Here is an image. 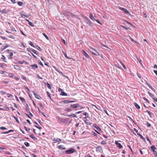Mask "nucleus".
I'll return each mask as SVG.
<instances>
[{
    "instance_id": "obj_1",
    "label": "nucleus",
    "mask_w": 157,
    "mask_h": 157,
    "mask_svg": "<svg viewBox=\"0 0 157 157\" xmlns=\"http://www.w3.org/2000/svg\"><path fill=\"white\" fill-rule=\"evenodd\" d=\"M63 14L65 16H67L69 17H71L73 18L74 17H76V16L75 14L70 12H67V13H64Z\"/></svg>"
},
{
    "instance_id": "obj_2",
    "label": "nucleus",
    "mask_w": 157,
    "mask_h": 157,
    "mask_svg": "<svg viewBox=\"0 0 157 157\" xmlns=\"http://www.w3.org/2000/svg\"><path fill=\"white\" fill-rule=\"evenodd\" d=\"M75 152V150L74 148H71L68 150L65 151L66 153L67 154H70Z\"/></svg>"
},
{
    "instance_id": "obj_3",
    "label": "nucleus",
    "mask_w": 157,
    "mask_h": 157,
    "mask_svg": "<svg viewBox=\"0 0 157 157\" xmlns=\"http://www.w3.org/2000/svg\"><path fill=\"white\" fill-rule=\"evenodd\" d=\"M151 148L152 151L153 152L154 154L156 156H157V153L156 151H155V150L156 149V148L155 146L153 145L151 147Z\"/></svg>"
},
{
    "instance_id": "obj_4",
    "label": "nucleus",
    "mask_w": 157,
    "mask_h": 157,
    "mask_svg": "<svg viewBox=\"0 0 157 157\" xmlns=\"http://www.w3.org/2000/svg\"><path fill=\"white\" fill-rule=\"evenodd\" d=\"M96 151L97 152H99L100 153L103 152L102 148L100 146H98L96 148Z\"/></svg>"
},
{
    "instance_id": "obj_5",
    "label": "nucleus",
    "mask_w": 157,
    "mask_h": 157,
    "mask_svg": "<svg viewBox=\"0 0 157 157\" xmlns=\"http://www.w3.org/2000/svg\"><path fill=\"white\" fill-rule=\"evenodd\" d=\"M119 9L120 10L123 11L129 15L130 14L129 11L126 9L121 7H119Z\"/></svg>"
},
{
    "instance_id": "obj_6",
    "label": "nucleus",
    "mask_w": 157,
    "mask_h": 157,
    "mask_svg": "<svg viewBox=\"0 0 157 157\" xmlns=\"http://www.w3.org/2000/svg\"><path fill=\"white\" fill-rule=\"evenodd\" d=\"M85 19L86 20V23L90 26H91L92 25V23L90 20L87 17H85Z\"/></svg>"
},
{
    "instance_id": "obj_7",
    "label": "nucleus",
    "mask_w": 157,
    "mask_h": 157,
    "mask_svg": "<svg viewBox=\"0 0 157 157\" xmlns=\"http://www.w3.org/2000/svg\"><path fill=\"white\" fill-rule=\"evenodd\" d=\"M60 104H67L70 103V100H64L63 101H60L59 102Z\"/></svg>"
},
{
    "instance_id": "obj_8",
    "label": "nucleus",
    "mask_w": 157,
    "mask_h": 157,
    "mask_svg": "<svg viewBox=\"0 0 157 157\" xmlns=\"http://www.w3.org/2000/svg\"><path fill=\"white\" fill-rule=\"evenodd\" d=\"M71 107L74 108H76L78 107H80V105L76 104L73 105H71Z\"/></svg>"
},
{
    "instance_id": "obj_9",
    "label": "nucleus",
    "mask_w": 157,
    "mask_h": 157,
    "mask_svg": "<svg viewBox=\"0 0 157 157\" xmlns=\"http://www.w3.org/2000/svg\"><path fill=\"white\" fill-rule=\"evenodd\" d=\"M33 94L34 95L35 97L37 99H40L41 97L39 95H37L34 91H33Z\"/></svg>"
},
{
    "instance_id": "obj_10",
    "label": "nucleus",
    "mask_w": 157,
    "mask_h": 157,
    "mask_svg": "<svg viewBox=\"0 0 157 157\" xmlns=\"http://www.w3.org/2000/svg\"><path fill=\"white\" fill-rule=\"evenodd\" d=\"M30 67H32V68L34 70L38 67V66L36 64H34L33 65H31L30 66Z\"/></svg>"
},
{
    "instance_id": "obj_11",
    "label": "nucleus",
    "mask_w": 157,
    "mask_h": 157,
    "mask_svg": "<svg viewBox=\"0 0 157 157\" xmlns=\"http://www.w3.org/2000/svg\"><path fill=\"white\" fill-rule=\"evenodd\" d=\"M115 144L117 146L119 149L121 148L122 147V146L121 144L117 141H116Z\"/></svg>"
},
{
    "instance_id": "obj_12",
    "label": "nucleus",
    "mask_w": 157,
    "mask_h": 157,
    "mask_svg": "<svg viewBox=\"0 0 157 157\" xmlns=\"http://www.w3.org/2000/svg\"><path fill=\"white\" fill-rule=\"evenodd\" d=\"M82 54L87 58H89V56L88 54L83 50H82Z\"/></svg>"
},
{
    "instance_id": "obj_13",
    "label": "nucleus",
    "mask_w": 157,
    "mask_h": 157,
    "mask_svg": "<svg viewBox=\"0 0 157 157\" xmlns=\"http://www.w3.org/2000/svg\"><path fill=\"white\" fill-rule=\"evenodd\" d=\"M94 127H95L98 131H101V128L98 127L96 124H95L93 125Z\"/></svg>"
},
{
    "instance_id": "obj_14",
    "label": "nucleus",
    "mask_w": 157,
    "mask_h": 157,
    "mask_svg": "<svg viewBox=\"0 0 157 157\" xmlns=\"http://www.w3.org/2000/svg\"><path fill=\"white\" fill-rule=\"evenodd\" d=\"M25 20L26 21H27L28 23L32 27H34V25L33 24V23L31 22L30 21L28 20L25 19Z\"/></svg>"
},
{
    "instance_id": "obj_15",
    "label": "nucleus",
    "mask_w": 157,
    "mask_h": 157,
    "mask_svg": "<svg viewBox=\"0 0 157 157\" xmlns=\"http://www.w3.org/2000/svg\"><path fill=\"white\" fill-rule=\"evenodd\" d=\"M58 148L59 149L63 150V149H65L66 148L64 147V146L63 145H60L58 146Z\"/></svg>"
},
{
    "instance_id": "obj_16",
    "label": "nucleus",
    "mask_w": 157,
    "mask_h": 157,
    "mask_svg": "<svg viewBox=\"0 0 157 157\" xmlns=\"http://www.w3.org/2000/svg\"><path fill=\"white\" fill-rule=\"evenodd\" d=\"M146 84L149 87L151 88L152 90H153L154 91H155V89L153 88V87L151 86L148 83L146 82Z\"/></svg>"
},
{
    "instance_id": "obj_17",
    "label": "nucleus",
    "mask_w": 157,
    "mask_h": 157,
    "mask_svg": "<svg viewBox=\"0 0 157 157\" xmlns=\"http://www.w3.org/2000/svg\"><path fill=\"white\" fill-rule=\"evenodd\" d=\"M89 17L90 19L92 20H95L94 17V16L91 13H90Z\"/></svg>"
},
{
    "instance_id": "obj_18",
    "label": "nucleus",
    "mask_w": 157,
    "mask_h": 157,
    "mask_svg": "<svg viewBox=\"0 0 157 157\" xmlns=\"http://www.w3.org/2000/svg\"><path fill=\"white\" fill-rule=\"evenodd\" d=\"M136 59L140 63L141 65L143 66V64L142 63L141 60L137 56H136Z\"/></svg>"
},
{
    "instance_id": "obj_19",
    "label": "nucleus",
    "mask_w": 157,
    "mask_h": 157,
    "mask_svg": "<svg viewBox=\"0 0 157 157\" xmlns=\"http://www.w3.org/2000/svg\"><path fill=\"white\" fill-rule=\"evenodd\" d=\"M134 106L137 109H140V106L137 103L134 102Z\"/></svg>"
},
{
    "instance_id": "obj_20",
    "label": "nucleus",
    "mask_w": 157,
    "mask_h": 157,
    "mask_svg": "<svg viewBox=\"0 0 157 157\" xmlns=\"http://www.w3.org/2000/svg\"><path fill=\"white\" fill-rule=\"evenodd\" d=\"M90 50H91L92 51H93V52L94 51L97 54H98V56L100 55V54L98 53V52H97V51L96 50H95L94 48H93L90 47Z\"/></svg>"
},
{
    "instance_id": "obj_21",
    "label": "nucleus",
    "mask_w": 157,
    "mask_h": 157,
    "mask_svg": "<svg viewBox=\"0 0 157 157\" xmlns=\"http://www.w3.org/2000/svg\"><path fill=\"white\" fill-rule=\"evenodd\" d=\"M54 140L55 141V142H59L61 140L59 138H54Z\"/></svg>"
},
{
    "instance_id": "obj_22",
    "label": "nucleus",
    "mask_w": 157,
    "mask_h": 157,
    "mask_svg": "<svg viewBox=\"0 0 157 157\" xmlns=\"http://www.w3.org/2000/svg\"><path fill=\"white\" fill-rule=\"evenodd\" d=\"M30 137L34 140H37V138L36 137H35L33 134L31 135L30 136Z\"/></svg>"
},
{
    "instance_id": "obj_23",
    "label": "nucleus",
    "mask_w": 157,
    "mask_h": 157,
    "mask_svg": "<svg viewBox=\"0 0 157 157\" xmlns=\"http://www.w3.org/2000/svg\"><path fill=\"white\" fill-rule=\"evenodd\" d=\"M2 60L5 62H6V58L5 57V56L3 55H2Z\"/></svg>"
},
{
    "instance_id": "obj_24",
    "label": "nucleus",
    "mask_w": 157,
    "mask_h": 157,
    "mask_svg": "<svg viewBox=\"0 0 157 157\" xmlns=\"http://www.w3.org/2000/svg\"><path fill=\"white\" fill-rule=\"evenodd\" d=\"M83 115H85V116L84 117V118L86 119L88 117V114L86 112H85L83 113Z\"/></svg>"
},
{
    "instance_id": "obj_25",
    "label": "nucleus",
    "mask_w": 157,
    "mask_h": 157,
    "mask_svg": "<svg viewBox=\"0 0 157 157\" xmlns=\"http://www.w3.org/2000/svg\"><path fill=\"white\" fill-rule=\"evenodd\" d=\"M148 93L149 94V96H150L153 99L154 98V95L153 94L150 93L149 92H148Z\"/></svg>"
},
{
    "instance_id": "obj_26",
    "label": "nucleus",
    "mask_w": 157,
    "mask_h": 157,
    "mask_svg": "<svg viewBox=\"0 0 157 157\" xmlns=\"http://www.w3.org/2000/svg\"><path fill=\"white\" fill-rule=\"evenodd\" d=\"M20 14L21 17L22 18H24L25 17H28V16L27 15H25V14L20 13Z\"/></svg>"
},
{
    "instance_id": "obj_27",
    "label": "nucleus",
    "mask_w": 157,
    "mask_h": 157,
    "mask_svg": "<svg viewBox=\"0 0 157 157\" xmlns=\"http://www.w3.org/2000/svg\"><path fill=\"white\" fill-rule=\"evenodd\" d=\"M119 61L120 63L122 65V66H123L124 68V69H126V67L123 64V63L122 62V61L120 60H119Z\"/></svg>"
},
{
    "instance_id": "obj_28",
    "label": "nucleus",
    "mask_w": 157,
    "mask_h": 157,
    "mask_svg": "<svg viewBox=\"0 0 157 157\" xmlns=\"http://www.w3.org/2000/svg\"><path fill=\"white\" fill-rule=\"evenodd\" d=\"M14 68L16 70H20V67L17 65L14 66Z\"/></svg>"
},
{
    "instance_id": "obj_29",
    "label": "nucleus",
    "mask_w": 157,
    "mask_h": 157,
    "mask_svg": "<svg viewBox=\"0 0 157 157\" xmlns=\"http://www.w3.org/2000/svg\"><path fill=\"white\" fill-rule=\"evenodd\" d=\"M61 95H63V96H67V94L65 93V92H63V91H62L61 92Z\"/></svg>"
},
{
    "instance_id": "obj_30",
    "label": "nucleus",
    "mask_w": 157,
    "mask_h": 157,
    "mask_svg": "<svg viewBox=\"0 0 157 157\" xmlns=\"http://www.w3.org/2000/svg\"><path fill=\"white\" fill-rule=\"evenodd\" d=\"M63 54L64 55V56L66 58H67V59H71V58H70V57H69L68 56H67V54H66L65 53V52H64L63 53Z\"/></svg>"
},
{
    "instance_id": "obj_31",
    "label": "nucleus",
    "mask_w": 157,
    "mask_h": 157,
    "mask_svg": "<svg viewBox=\"0 0 157 157\" xmlns=\"http://www.w3.org/2000/svg\"><path fill=\"white\" fill-rule=\"evenodd\" d=\"M90 52L96 56H98V54H97V53H95L93 51H92L91 50H90Z\"/></svg>"
},
{
    "instance_id": "obj_32",
    "label": "nucleus",
    "mask_w": 157,
    "mask_h": 157,
    "mask_svg": "<svg viewBox=\"0 0 157 157\" xmlns=\"http://www.w3.org/2000/svg\"><path fill=\"white\" fill-rule=\"evenodd\" d=\"M47 94L48 95V97L50 98V99H51V100H52V99H51V96H50V95H51L50 93L49 92L47 91Z\"/></svg>"
},
{
    "instance_id": "obj_33",
    "label": "nucleus",
    "mask_w": 157,
    "mask_h": 157,
    "mask_svg": "<svg viewBox=\"0 0 157 157\" xmlns=\"http://www.w3.org/2000/svg\"><path fill=\"white\" fill-rule=\"evenodd\" d=\"M19 98L22 102H24L25 101V99L24 98H22V97H19Z\"/></svg>"
},
{
    "instance_id": "obj_34",
    "label": "nucleus",
    "mask_w": 157,
    "mask_h": 157,
    "mask_svg": "<svg viewBox=\"0 0 157 157\" xmlns=\"http://www.w3.org/2000/svg\"><path fill=\"white\" fill-rule=\"evenodd\" d=\"M10 56L9 57V58L10 59H12L13 58L12 56H13V53L12 52H10Z\"/></svg>"
},
{
    "instance_id": "obj_35",
    "label": "nucleus",
    "mask_w": 157,
    "mask_h": 157,
    "mask_svg": "<svg viewBox=\"0 0 157 157\" xmlns=\"http://www.w3.org/2000/svg\"><path fill=\"white\" fill-rule=\"evenodd\" d=\"M24 144L27 147H28L29 146V144L27 142H25Z\"/></svg>"
},
{
    "instance_id": "obj_36",
    "label": "nucleus",
    "mask_w": 157,
    "mask_h": 157,
    "mask_svg": "<svg viewBox=\"0 0 157 157\" xmlns=\"http://www.w3.org/2000/svg\"><path fill=\"white\" fill-rule=\"evenodd\" d=\"M17 4H18V5L19 6H22L23 4V2H18Z\"/></svg>"
},
{
    "instance_id": "obj_37",
    "label": "nucleus",
    "mask_w": 157,
    "mask_h": 157,
    "mask_svg": "<svg viewBox=\"0 0 157 157\" xmlns=\"http://www.w3.org/2000/svg\"><path fill=\"white\" fill-rule=\"evenodd\" d=\"M47 86L48 87L49 89H51V86L47 82Z\"/></svg>"
},
{
    "instance_id": "obj_38",
    "label": "nucleus",
    "mask_w": 157,
    "mask_h": 157,
    "mask_svg": "<svg viewBox=\"0 0 157 157\" xmlns=\"http://www.w3.org/2000/svg\"><path fill=\"white\" fill-rule=\"evenodd\" d=\"M29 44H30L31 46L35 48V46L33 44V43L31 41H30L29 43Z\"/></svg>"
},
{
    "instance_id": "obj_39",
    "label": "nucleus",
    "mask_w": 157,
    "mask_h": 157,
    "mask_svg": "<svg viewBox=\"0 0 157 157\" xmlns=\"http://www.w3.org/2000/svg\"><path fill=\"white\" fill-rule=\"evenodd\" d=\"M42 34L47 40H49L48 37L44 33H43Z\"/></svg>"
},
{
    "instance_id": "obj_40",
    "label": "nucleus",
    "mask_w": 157,
    "mask_h": 157,
    "mask_svg": "<svg viewBox=\"0 0 157 157\" xmlns=\"http://www.w3.org/2000/svg\"><path fill=\"white\" fill-rule=\"evenodd\" d=\"M24 62L26 64H27V62L24 61H18V63H19L21 64H23Z\"/></svg>"
},
{
    "instance_id": "obj_41",
    "label": "nucleus",
    "mask_w": 157,
    "mask_h": 157,
    "mask_svg": "<svg viewBox=\"0 0 157 157\" xmlns=\"http://www.w3.org/2000/svg\"><path fill=\"white\" fill-rule=\"evenodd\" d=\"M13 117L15 120L17 122H18V123H19V121H18V119H17V118L15 116H13Z\"/></svg>"
},
{
    "instance_id": "obj_42",
    "label": "nucleus",
    "mask_w": 157,
    "mask_h": 157,
    "mask_svg": "<svg viewBox=\"0 0 157 157\" xmlns=\"http://www.w3.org/2000/svg\"><path fill=\"white\" fill-rule=\"evenodd\" d=\"M24 128L27 131H29L30 130L29 128H27L26 126L24 127Z\"/></svg>"
},
{
    "instance_id": "obj_43",
    "label": "nucleus",
    "mask_w": 157,
    "mask_h": 157,
    "mask_svg": "<svg viewBox=\"0 0 157 157\" xmlns=\"http://www.w3.org/2000/svg\"><path fill=\"white\" fill-rule=\"evenodd\" d=\"M11 30L12 31L16 32V31L15 30V28L14 27H11L10 28Z\"/></svg>"
},
{
    "instance_id": "obj_44",
    "label": "nucleus",
    "mask_w": 157,
    "mask_h": 157,
    "mask_svg": "<svg viewBox=\"0 0 157 157\" xmlns=\"http://www.w3.org/2000/svg\"><path fill=\"white\" fill-rule=\"evenodd\" d=\"M143 99L144 100H145V101H146V102L148 103H150V102L149 101L145 98V97H144L143 98Z\"/></svg>"
},
{
    "instance_id": "obj_45",
    "label": "nucleus",
    "mask_w": 157,
    "mask_h": 157,
    "mask_svg": "<svg viewBox=\"0 0 157 157\" xmlns=\"http://www.w3.org/2000/svg\"><path fill=\"white\" fill-rule=\"evenodd\" d=\"M138 135H139L140 137L142 139H143L144 140H145V138L144 137H143L141 134H138Z\"/></svg>"
},
{
    "instance_id": "obj_46",
    "label": "nucleus",
    "mask_w": 157,
    "mask_h": 157,
    "mask_svg": "<svg viewBox=\"0 0 157 157\" xmlns=\"http://www.w3.org/2000/svg\"><path fill=\"white\" fill-rule=\"evenodd\" d=\"M59 120L61 122H63L64 121L65 119L62 118H59Z\"/></svg>"
},
{
    "instance_id": "obj_47",
    "label": "nucleus",
    "mask_w": 157,
    "mask_h": 157,
    "mask_svg": "<svg viewBox=\"0 0 157 157\" xmlns=\"http://www.w3.org/2000/svg\"><path fill=\"white\" fill-rule=\"evenodd\" d=\"M0 129L2 130H7V128L3 126L0 127Z\"/></svg>"
},
{
    "instance_id": "obj_48",
    "label": "nucleus",
    "mask_w": 157,
    "mask_h": 157,
    "mask_svg": "<svg viewBox=\"0 0 157 157\" xmlns=\"http://www.w3.org/2000/svg\"><path fill=\"white\" fill-rule=\"evenodd\" d=\"M32 51L34 53H35V54H36V55L37 54V52L35 50H34V49H32Z\"/></svg>"
},
{
    "instance_id": "obj_49",
    "label": "nucleus",
    "mask_w": 157,
    "mask_h": 157,
    "mask_svg": "<svg viewBox=\"0 0 157 157\" xmlns=\"http://www.w3.org/2000/svg\"><path fill=\"white\" fill-rule=\"evenodd\" d=\"M9 47V45L8 44L6 45L5 46H3V50H4L6 48L8 47Z\"/></svg>"
},
{
    "instance_id": "obj_50",
    "label": "nucleus",
    "mask_w": 157,
    "mask_h": 157,
    "mask_svg": "<svg viewBox=\"0 0 157 157\" xmlns=\"http://www.w3.org/2000/svg\"><path fill=\"white\" fill-rule=\"evenodd\" d=\"M13 97V96L12 95L10 94H8V98H12Z\"/></svg>"
},
{
    "instance_id": "obj_51",
    "label": "nucleus",
    "mask_w": 157,
    "mask_h": 157,
    "mask_svg": "<svg viewBox=\"0 0 157 157\" xmlns=\"http://www.w3.org/2000/svg\"><path fill=\"white\" fill-rule=\"evenodd\" d=\"M21 78L24 80H27L26 78L23 75H22L21 76Z\"/></svg>"
},
{
    "instance_id": "obj_52",
    "label": "nucleus",
    "mask_w": 157,
    "mask_h": 157,
    "mask_svg": "<svg viewBox=\"0 0 157 157\" xmlns=\"http://www.w3.org/2000/svg\"><path fill=\"white\" fill-rule=\"evenodd\" d=\"M36 48L38 50L40 51H41L42 50V49H41L40 47L38 46H36Z\"/></svg>"
},
{
    "instance_id": "obj_53",
    "label": "nucleus",
    "mask_w": 157,
    "mask_h": 157,
    "mask_svg": "<svg viewBox=\"0 0 157 157\" xmlns=\"http://www.w3.org/2000/svg\"><path fill=\"white\" fill-rule=\"evenodd\" d=\"M35 126L36 128H38L39 130H40L42 129V128L40 127H39L37 125H35Z\"/></svg>"
},
{
    "instance_id": "obj_54",
    "label": "nucleus",
    "mask_w": 157,
    "mask_h": 157,
    "mask_svg": "<svg viewBox=\"0 0 157 157\" xmlns=\"http://www.w3.org/2000/svg\"><path fill=\"white\" fill-rule=\"evenodd\" d=\"M101 144H106V143H105V142L104 141H102L101 142Z\"/></svg>"
},
{
    "instance_id": "obj_55",
    "label": "nucleus",
    "mask_w": 157,
    "mask_h": 157,
    "mask_svg": "<svg viewBox=\"0 0 157 157\" xmlns=\"http://www.w3.org/2000/svg\"><path fill=\"white\" fill-rule=\"evenodd\" d=\"M84 122L86 124H89V122H88V121H87V120H85V121H84Z\"/></svg>"
},
{
    "instance_id": "obj_56",
    "label": "nucleus",
    "mask_w": 157,
    "mask_h": 157,
    "mask_svg": "<svg viewBox=\"0 0 157 157\" xmlns=\"http://www.w3.org/2000/svg\"><path fill=\"white\" fill-rule=\"evenodd\" d=\"M9 76L11 77H13V75L12 73H10L9 74Z\"/></svg>"
},
{
    "instance_id": "obj_57",
    "label": "nucleus",
    "mask_w": 157,
    "mask_h": 157,
    "mask_svg": "<svg viewBox=\"0 0 157 157\" xmlns=\"http://www.w3.org/2000/svg\"><path fill=\"white\" fill-rule=\"evenodd\" d=\"M37 121L41 125H42V122L41 121L39 120H38Z\"/></svg>"
},
{
    "instance_id": "obj_58",
    "label": "nucleus",
    "mask_w": 157,
    "mask_h": 157,
    "mask_svg": "<svg viewBox=\"0 0 157 157\" xmlns=\"http://www.w3.org/2000/svg\"><path fill=\"white\" fill-rule=\"evenodd\" d=\"M5 72H6L4 71H0L1 74H5Z\"/></svg>"
},
{
    "instance_id": "obj_59",
    "label": "nucleus",
    "mask_w": 157,
    "mask_h": 157,
    "mask_svg": "<svg viewBox=\"0 0 157 157\" xmlns=\"http://www.w3.org/2000/svg\"><path fill=\"white\" fill-rule=\"evenodd\" d=\"M95 21H96L98 23L100 24H101V22L98 20H97V19H96L95 20Z\"/></svg>"
},
{
    "instance_id": "obj_60",
    "label": "nucleus",
    "mask_w": 157,
    "mask_h": 157,
    "mask_svg": "<svg viewBox=\"0 0 157 157\" xmlns=\"http://www.w3.org/2000/svg\"><path fill=\"white\" fill-rule=\"evenodd\" d=\"M147 125L148 127H149L151 126V124L149 123H148L147 122Z\"/></svg>"
},
{
    "instance_id": "obj_61",
    "label": "nucleus",
    "mask_w": 157,
    "mask_h": 157,
    "mask_svg": "<svg viewBox=\"0 0 157 157\" xmlns=\"http://www.w3.org/2000/svg\"><path fill=\"white\" fill-rule=\"evenodd\" d=\"M146 111L147 112V113L149 114L150 115H151V114L152 113H151V112H150L149 111H147V110H146Z\"/></svg>"
},
{
    "instance_id": "obj_62",
    "label": "nucleus",
    "mask_w": 157,
    "mask_h": 157,
    "mask_svg": "<svg viewBox=\"0 0 157 157\" xmlns=\"http://www.w3.org/2000/svg\"><path fill=\"white\" fill-rule=\"evenodd\" d=\"M66 110L67 112H70L71 111V109H70L67 108L66 109Z\"/></svg>"
},
{
    "instance_id": "obj_63",
    "label": "nucleus",
    "mask_w": 157,
    "mask_h": 157,
    "mask_svg": "<svg viewBox=\"0 0 157 157\" xmlns=\"http://www.w3.org/2000/svg\"><path fill=\"white\" fill-rule=\"evenodd\" d=\"M85 157H92V156L89 155H87L85 156Z\"/></svg>"
},
{
    "instance_id": "obj_64",
    "label": "nucleus",
    "mask_w": 157,
    "mask_h": 157,
    "mask_svg": "<svg viewBox=\"0 0 157 157\" xmlns=\"http://www.w3.org/2000/svg\"><path fill=\"white\" fill-rule=\"evenodd\" d=\"M153 71L154 72L155 74L157 76V71L154 70Z\"/></svg>"
}]
</instances>
